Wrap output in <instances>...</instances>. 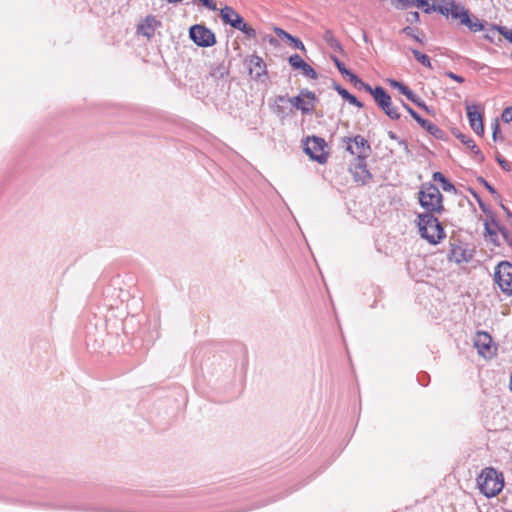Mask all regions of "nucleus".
I'll return each instance as SVG.
<instances>
[{"label":"nucleus","mask_w":512,"mask_h":512,"mask_svg":"<svg viewBox=\"0 0 512 512\" xmlns=\"http://www.w3.org/2000/svg\"><path fill=\"white\" fill-rule=\"evenodd\" d=\"M417 225L421 237L427 240L430 244H438L442 239L446 237L444 228L442 227L435 214H418Z\"/></svg>","instance_id":"nucleus-1"},{"label":"nucleus","mask_w":512,"mask_h":512,"mask_svg":"<svg viewBox=\"0 0 512 512\" xmlns=\"http://www.w3.org/2000/svg\"><path fill=\"white\" fill-rule=\"evenodd\" d=\"M477 485L481 493L486 497H494L499 494L504 487V477L493 467H487L482 470L477 477Z\"/></svg>","instance_id":"nucleus-2"},{"label":"nucleus","mask_w":512,"mask_h":512,"mask_svg":"<svg viewBox=\"0 0 512 512\" xmlns=\"http://www.w3.org/2000/svg\"><path fill=\"white\" fill-rule=\"evenodd\" d=\"M442 200V194L435 185H422L419 191V202L420 205L426 210L425 213H441L444 210Z\"/></svg>","instance_id":"nucleus-3"},{"label":"nucleus","mask_w":512,"mask_h":512,"mask_svg":"<svg viewBox=\"0 0 512 512\" xmlns=\"http://www.w3.org/2000/svg\"><path fill=\"white\" fill-rule=\"evenodd\" d=\"M494 278L503 293L512 295V264L506 261L499 263Z\"/></svg>","instance_id":"nucleus-4"},{"label":"nucleus","mask_w":512,"mask_h":512,"mask_svg":"<svg viewBox=\"0 0 512 512\" xmlns=\"http://www.w3.org/2000/svg\"><path fill=\"white\" fill-rule=\"evenodd\" d=\"M314 98V93L310 91H301L298 96L292 98H289L285 95H279L278 101L289 102L293 107L301 110L304 114H309L314 108Z\"/></svg>","instance_id":"nucleus-5"},{"label":"nucleus","mask_w":512,"mask_h":512,"mask_svg":"<svg viewBox=\"0 0 512 512\" xmlns=\"http://www.w3.org/2000/svg\"><path fill=\"white\" fill-rule=\"evenodd\" d=\"M437 11L452 19H459L460 22L468 21V11L454 0H441L437 4Z\"/></svg>","instance_id":"nucleus-6"},{"label":"nucleus","mask_w":512,"mask_h":512,"mask_svg":"<svg viewBox=\"0 0 512 512\" xmlns=\"http://www.w3.org/2000/svg\"><path fill=\"white\" fill-rule=\"evenodd\" d=\"M474 346L479 355L485 359H491L496 355L497 346L493 343L491 336L487 332L479 331L476 333Z\"/></svg>","instance_id":"nucleus-7"},{"label":"nucleus","mask_w":512,"mask_h":512,"mask_svg":"<svg viewBox=\"0 0 512 512\" xmlns=\"http://www.w3.org/2000/svg\"><path fill=\"white\" fill-rule=\"evenodd\" d=\"M189 36L200 47H210L216 42L214 33L203 25H193L189 30Z\"/></svg>","instance_id":"nucleus-8"},{"label":"nucleus","mask_w":512,"mask_h":512,"mask_svg":"<svg viewBox=\"0 0 512 512\" xmlns=\"http://www.w3.org/2000/svg\"><path fill=\"white\" fill-rule=\"evenodd\" d=\"M324 148V140L317 137L308 138L305 144V152L310 156L311 159L321 164L324 163L327 159Z\"/></svg>","instance_id":"nucleus-9"},{"label":"nucleus","mask_w":512,"mask_h":512,"mask_svg":"<svg viewBox=\"0 0 512 512\" xmlns=\"http://www.w3.org/2000/svg\"><path fill=\"white\" fill-rule=\"evenodd\" d=\"M347 150L352 154L356 155L360 160H365L370 152L371 147L368 141L361 135H357L354 138L348 139Z\"/></svg>","instance_id":"nucleus-10"},{"label":"nucleus","mask_w":512,"mask_h":512,"mask_svg":"<svg viewBox=\"0 0 512 512\" xmlns=\"http://www.w3.org/2000/svg\"><path fill=\"white\" fill-rule=\"evenodd\" d=\"M473 258V251L468 249L465 244L451 243V248L448 253V259L457 264L467 263Z\"/></svg>","instance_id":"nucleus-11"},{"label":"nucleus","mask_w":512,"mask_h":512,"mask_svg":"<svg viewBox=\"0 0 512 512\" xmlns=\"http://www.w3.org/2000/svg\"><path fill=\"white\" fill-rule=\"evenodd\" d=\"M467 117L469 120V124L472 130L477 135L484 134V125H483V117L480 112V108L477 104H467L466 105Z\"/></svg>","instance_id":"nucleus-12"},{"label":"nucleus","mask_w":512,"mask_h":512,"mask_svg":"<svg viewBox=\"0 0 512 512\" xmlns=\"http://www.w3.org/2000/svg\"><path fill=\"white\" fill-rule=\"evenodd\" d=\"M248 69L250 76L257 81L267 73L263 59L256 55L251 56L248 60Z\"/></svg>","instance_id":"nucleus-13"},{"label":"nucleus","mask_w":512,"mask_h":512,"mask_svg":"<svg viewBox=\"0 0 512 512\" xmlns=\"http://www.w3.org/2000/svg\"><path fill=\"white\" fill-rule=\"evenodd\" d=\"M389 84L391 87L398 89V91L401 94L405 95L410 101L415 103L417 106L424 108L425 110H428L424 101H422L412 90H410L409 87L394 79H389Z\"/></svg>","instance_id":"nucleus-14"},{"label":"nucleus","mask_w":512,"mask_h":512,"mask_svg":"<svg viewBox=\"0 0 512 512\" xmlns=\"http://www.w3.org/2000/svg\"><path fill=\"white\" fill-rule=\"evenodd\" d=\"M289 64L294 69H300L302 71L303 75H305L306 77H308L310 79H316L317 78L316 71L309 64H307L302 59V57L300 55H298V54L291 55L289 57Z\"/></svg>","instance_id":"nucleus-15"},{"label":"nucleus","mask_w":512,"mask_h":512,"mask_svg":"<svg viewBox=\"0 0 512 512\" xmlns=\"http://www.w3.org/2000/svg\"><path fill=\"white\" fill-rule=\"evenodd\" d=\"M220 17L224 23L229 24L231 27L238 29L244 19L232 7L225 6L220 11Z\"/></svg>","instance_id":"nucleus-16"},{"label":"nucleus","mask_w":512,"mask_h":512,"mask_svg":"<svg viewBox=\"0 0 512 512\" xmlns=\"http://www.w3.org/2000/svg\"><path fill=\"white\" fill-rule=\"evenodd\" d=\"M423 129H425L427 132H429L431 135H433L436 138H441L443 131L433 124L432 122L423 119L418 113L416 114V117L413 118Z\"/></svg>","instance_id":"nucleus-17"},{"label":"nucleus","mask_w":512,"mask_h":512,"mask_svg":"<svg viewBox=\"0 0 512 512\" xmlns=\"http://www.w3.org/2000/svg\"><path fill=\"white\" fill-rule=\"evenodd\" d=\"M353 174L355 181L360 182L361 184H365L371 178V174L366 167L365 160L359 161L355 166Z\"/></svg>","instance_id":"nucleus-18"},{"label":"nucleus","mask_w":512,"mask_h":512,"mask_svg":"<svg viewBox=\"0 0 512 512\" xmlns=\"http://www.w3.org/2000/svg\"><path fill=\"white\" fill-rule=\"evenodd\" d=\"M370 94L373 96L379 107H382L388 100L391 99L390 95L385 91V89L380 86L372 88V92H370Z\"/></svg>","instance_id":"nucleus-19"},{"label":"nucleus","mask_w":512,"mask_h":512,"mask_svg":"<svg viewBox=\"0 0 512 512\" xmlns=\"http://www.w3.org/2000/svg\"><path fill=\"white\" fill-rule=\"evenodd\" d=\"M460 141L466 145L471 151L475 154V158L478 161H482L484 159V156L478 146L475 144V142L468 136L460 135L459 136Z\"/></svg>","instance_id":"nucleus-20"},{"label":"nucleus","mask_w":512,"mask_h":512,"mask_svg":"<svg viewBox=\"0 0 512 512\" xmlns=\"http://www.w3.org/2000/svg\"><path fill=\"white\" fill-rule=\"evenodd\" d=\"M433 180L441 183V187L446 192H456L455 186L441 173L435 172L433 174Z\"/></svg>","instance_id":"nucleus-21"},{"label":"nucleus","mask_w":512,"mask_h":512,"mask_svg":"<svg viewBox=\"0 0 512 512\" xmlns=\"http://www.w3.org/2000/svg\"><path fill=\"white\" fill-rule=\"evenodd\" d=\"M336 91L339 95L342 96L345 100H347L350 104L355 105L359 108L363 107V104L351 93H349L345 88L341 86H336Z\"/></svg>","instance_id":"nucleus-22"},{"label":"nucleus","mask_w":512,"mask_h":512,"mask_svg":"<svg viewBox=\"0 0 512 512\" xmlns=\"http://www.w3.org/2000/svg\"><path fill=\"white\" fill-rule=\"evenodd\" d=\"M384 112L385 114L392 120H397L400 118V113L398 111V108L395 107L393 104H392V101L391 99L388 100L382 107H380Z\"/></svg>","instance_id":"nucleus-23"},{"label":"nucleus","mask_w":512,"mask_h":512,"mask_svg":"<svg viewBox=\"0 0 512 512\" xmlns=\"http://www.w3.org/2000/svg\"><path fill=\"white\" fill-rule=\"evenodd\" d=\"M348 80L359 90H364L368 93L372 92V87L363 82L356 74H351Z\"/></svg>","instance_id":"nucleus-24"},{"label":"nucleus","mask_w":512,"mask_h":512,"mask_svg":"<svg viewBox=\"0 0 512 512\" xmlns=\"http://www.w3.org/2000/svg\"><path fill=\"white\" fill-rule=\"evenodd\" d=\"M286 103L287 102L278 101V96L275 98V102L273 105V111L277 116L284 118L292 112V109L287 111V109L284 107V104H286Z\"/></svg>","instance_id":"nucleus-25"},{"label":"nucleus","mask_w":512,"mask_h":512,"mask_svg":"<svg viewBox=\"0 0 512 512\" xmlns=\"http://www.w3.org/2000/svg\"><path fill=\"white\" fill-rule=\"evenodd\" d=\"M411 52L414 55L415 59L418 62H420L423 66L428 67V68H432V64H431L430 58L426 54L421 53L417 49H411Z\"/></svg>","instance_id":"nucleus-26"},{"label":"nucleus","mask_w":512,"mask_h":512,"mask_svg":"<svg viewBox=\"0 0 512 512\" xmlns=\"http://www.w3.org/2000/svg\"><path fill=\"white\" fill-rule=\"evenodd\" d=\"M461 24L467 26L471 31L478 32L483 29V24L479 21L478 18L471 19L468 15V21L460 22Z\"/></svg>","instance_id":"nucleus-27"},{"label":"nucleus","mask_w":512,"mask_h":512,"mask_svg":"<svg viewBox=\"0 0 512 512\" xmlns=\"http://www.w3.org/2000/svg\"><path fill=\"white\" fill-rule=\"evenodd\" d=\"M419 0H391L392 4L397 9H407L409 7H415Z\"/></svg>","instance_id":"nucleus-28"},{"label":"nucleus","mask_w":512,"mask_h":512,"mask_svg":"<svg viewBox=\"0 0 512 512\" xmlns=\"http://www.w3.org/2000/svg\"><path fill=\"white\" fill-rule=\"evenodd\" d=\"M415 7L421 8L425 13L437 11V4H430L428 0H419Z\"/></svg>","instance_id":"nucleus-29"},{"label":"nucleus","mask_w":512,"mask_h":512,"mask_svg":"<svg viewBox=\"0 0 512 512\" xmlns=\"http://www.w3.org/2000/svg\"><path fill=\"white\" fill-rule=\"evenodd\" d=\"M151 22H154V19H147L146 25H140L139 26V32L143 34L144 36L151 37L153 35V27L151 25Z\"/></svg>","instance_id":"nucleus-30"},{"label":"nucleus","mask_w":512,"mask_h":512,"mask_svg":"<svg viewBox=\"0 0 512 512\" xmlns=\"http://www.w3.org/2000/svg\"><path fill=\"white\" fill-rule=\"evenodd\" d=\"M227 73L228 72L223 65H218V66L212 68L210 75L213 78L219 79V78H223Z\"/></svg>","instance_id":"nucleus-31"},{"label":"nucleus","mask_w":512,"mask_h":512,"mask_svg":"<svg viewBox=\"0 0 512 512\" xmlns=\"http://www.w3.org/2000/svg\"><path fill=\"white\" fill-rule=\"evenodd\" d=\"M237 30H240L241 32L245 33L250 38H255L257 35L256 30L251 26L247 25L245 21L242 22V24Z\"/></svg>","instance_id":"nucleus-32"},{"label":"nucleus","mask_w":512,"mask_h":512,"mask_svg":"<svg viewBox=\"0 0 512 512\" xmlns=\"http://www.w3.org/2000/svg\"><path fill=\"white\" fill-rule=\"evenodd\" d=\"M323 38L332 48L339 47V42L335 39L333 33L330 30H327L324 33Z\"/></svg>","instance_id":"nucleus-33"},{"label":"nucleus","mask_w":512,"mask_h":512,"mask_svg":"<svg viewBox=\"0 0 512 512\" xmlns=\"http://www.w3.org/2000/svg\"><path fill=\"white\" fill-rule=\"evenodd\" d=\"M495 159L502 169L505 171H512V163L505 160L499 153H496Z\"/></svg>","instance_id":"nucleus-34"},{"label":"nucleus","mask_w":512,"mask_h":512,"mask_svg":"<svg viewBox=\"0 0 512 512\" xmlns=\"http://www.w3.org/2000/svg\"><path fill=\"white\" fill-rule=\"evenodd\" d=\"M334 62H335L336 67L338 68L339 72L349 79L350 75L353 74V73L351 71H349L345 67V65L340 60H338L337 58L334 59Z\"/></svg>","instance_id":"nucleus-35"},{"label":"nucleus","mask_w":512,"mask_h":512,"mask_svg":"<svg viewBox=\"0 0 512 512\" xmlns=\"http://www.w3.org/2000/svg\"><path fill=\"white\" fill-rule=\"evenodd\" d=\"M492 129H493V134H492L493 140L497 141L499 139H502V136L500 135L498 119H495V121L493 122Z\"/></svg>","instance_id":"nucleus-36"},{"label":"nucleus","mask_w":512,"mask_h":512,"mask_svg":"<svg viewBox=\"0 0 512 512\" xmlns=\"http://www.w3.org/2000/svg\"><path fill=\"white\" fill-rule=\"evenodd\" d=\"M498 31L505 39L512 43V29H508L506 27H499Z\"/></svg>","instance_id":"nucleus-37"},{"label":"nucleus","mask_w":512,"mask_h":512,"mask_svg":"<svg viewBox=\"0 0 512 512\" xmlns=\"http://www.w3.org/2000/svg\"><path fill=\"white\" fill-rule=\"evenodd\" d=\"M501 118L504 122L509 123L512 121V106L503 110Z\"/></svg>","instance_id":"nucleus-38"},{"label":"nucleus","mask_w":512,"mask_h":512,"mask_svg":"<svg viewBox=\"0 0 512 512\" xmlns=\"http://www.w3.org/2000/svg\"><path fill=\"white\" fill-rule=\"evenodd\" d=\"M388 136H389L390 139L398 141L399 145H401L403 147V149L408 152V144H407L406 141L400 140L397 137V135L394 132H392V131L388 132Z\"/></svg>","instance_id":"nucleus-39"},{"label":"nucleus","mask_w":512,"mask_h":512,"mask_svg":"<svg viewBox=\"0 0 512 512\" xmlns=\"http://www.w3.org/2000/svg\"><path fill=\"white\" fill-rule=\"evenodd\" d=\"M274 32L276 33V35L281 38V39H286V40H290L292 39V35L287 33L286 31H284L283 29L281 28H274Z\"/></svg>","instance_id":"nucleus-40"},{"label":"nucleus","mask_w":512,"mask_h":512,"mask_svg":"<svg viewBox=\"0 0 512 512\" xmlns=\"http://www.w3.org/2000/svg\"><path fill=\"white\" fill-rule=\"evenodd\" d=\"M402 33H404L407 36L412 37L416 41L422 43V40L414 33V29L413 28L407 26V27L402 29Z\"/></svg>","instance_id":"nucleus-41"},{"label":"nucleus","mask_w":512,"mask_h":512,"mask_svg":"<svg viewBox=\"0 0 512 512\" xmlns=\"http://www.w3.org/2000/svg\"><path fill=\"white\" fill-rule=\"evenodd\" d=\"M289 41L295 49H299L302 51L305 50V46L299 38L292 36V39H290Z\"/></svg>","instance_id":"nucleus-42"},{"label":"nucleus","mask_w":512,"mask_h":512,"mask_svg":"<svg viewBox=\"0 0 512 512\" xmlns=\"http://www.w3.org/2000/svg\"><path fill=\"white\" fill-rule=\"evenodd\" d=\"M445 75L458 83L464 82V78L462 76L457 75L451 71L446 72Z\"/></svg>","instance_id":"nucleus-43"},{"label":"nucleus","mask_w":512,"mask_h":512,"mask_svg":"<svg viewBox=\"0 0 512 512\" xmlns=\"http://www.w3.org/2000/svg\"><path fill=\"white\" fill-rule=\"evenodd\" d=\"M407 21L410 23H415L419 21V13L418 12H409L407 14Z\"/></svg>","instance_id":"nucleus-44"},{"label":"nucleus","mask_w":512,"mask_h":512,"mask_svg":"<svg viewBox=\"0 0 512 512\" xmlns=\"http://www.w3.org/2000/svg\"><path fill=\"white\" fill-rule=\"evenodd\" d=\"M203 6L206 8L215 11L217 9L216 5L211 0H200Z\"/></svg>","instance_id":"nucleus-45"},{"label":"nucleus","mask_w":512,"mask_h":512,"mask_svg":"<svg viewBox=\"0 0 512 512\" xmlns=\"http://www.w3.org/2000/svg\"><path fill=\"white\" fill-rule=\"evenodd\" d=\"M481 183L484 185V187L491 193L496 194V190L493 186H491L486 180L483 178L480 179Z\"/></svg>","instance_id":"nucleus-46"},{"label":"nucleus","mask_w":512,"mask_h":512,"mask_svg":"<svg viewBox=\"0 0 512 512\" xmlns=\"http://www.w3.org/2000/svg\"><path fill=\"white\" fill-rule=\"evenodd\" d=\"M500 231H501V234H502L503 238L507 242V244H509L511 246L512 245V239L510 238V235H509L508 231L505 230V229H501Z\"/></svg>","instance_id":"nucleus-47"},{"label":"nucleus","mask_w":512,"mask_h":512,"mask_svg":"<svg viewBox=\"0 0 512 512\" xmlns=\"http://www.w3.org/2000/svg\"><path fill=\"white\" fill-rule=\"evenodd\" d=\"M485 228H486L487 233L490 236L491 241L496 243V239H495V237L497 236L496 233L494 231H492V229L488 226V224H486Z\"/></svg>","instance_id":"nucleus-48"},{"label":"nucleus","mask_w":512,"mask_h":512,"mask_svg":"<svg viewBox=\"0 0 512 512\" xmlns=\"http://www.w3.org/2000/svg\"><path fill=\"white\" fill-rule=\"evenodd\" d=\"M403 107L407 110V112L411 115L412 118L416 117L417 112L413 110L409 105L406 103H402Z\"/></svg>","instance_id":"nucleus-49"},{"label":"nucleus","mask_w":512,"mask_h":512,"mask_svg":"<svg viewBox=\"0 0 512 512\" xmlns=\"http://www.w3.org/2000/svg\"><path fill=\"white\" fill-rule=\"evenodd\" d=\"M403 107L407 110V112L411 115L412 118L416 117L417 112L413 110L409 105L406 103H402Z\"/></svg>","instance_id":"nucleus-50"},{"label":"nucleus","mask_w":512,"mask_h":512,"mask_svg":"<svg viewBox=\"0 0 512 512\" xmlns=\"http://www.w3.org/2000/svg\"><path fill=\"white\" fill-rule=\"evenodd\" d=\"M511 57H512V52H511Z\"/></svg>","instance_id":"nucleus-51"}]
</instances>
